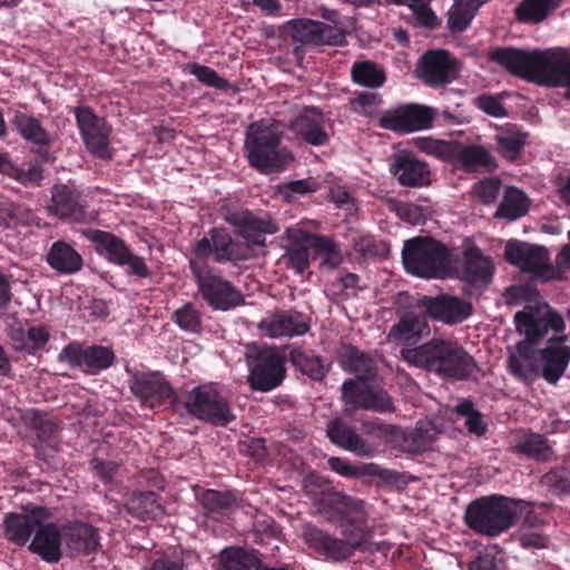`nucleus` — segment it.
<instances>
[{"instance_id":"1","label":"nucleus","mask_w":570,"mask_h":570,"mask_svg":"<svg viewBox=\"0 0 570 570\" xmlns=\"http://www.w3.org/2000/svg\"><path fill=\"white\" fill-rule=\"evenodd\" d=\"M517 331L524 335L507 358L509 373L517 380L531 384L540 375L539 343L547 336L549 330L562 333L566 324L562 315L548 304L525 305L514 315Z\"/></svg>"},{"instance_id":"2","label":"nucleus","mask_w":570,"mask_h":570,"mask_svg":"<svg viewBox=\"0 0 570 570\" xmlns=\"http://www.w3.org/2000/svg\"><path fill=\"white\" fill-rule=\"evenodd\" d=\"M489 58L509 73L548 88H564L570 101V55L563 49L528 51L513 47H498Z\"/></svg>"},{"instance_id":"3","label":"nucleus","mask_w":570,"mask_h":570,"mask_svg":"<svg viewBox=\"0 0 570 570\" xmlns=\"http://www.w3.org/2000/svg\"><path fill=\"white\" fill-rule=\"evenodd\" d=\"M323 517L341 527L345 539L341 540L315 527H308L304 531L306 544L327 559L346 560L361 547L364 538L367 521L364 502L340 492Z\"/></svg>"},{"instance_id":"4","label":"nucleus","mask_w":570,"mask_h":570,"mask_svg":"<svg viewBox=\"0 0 570 570\" xmlns=\"http://www.w3.org/2000/svg\"><path fill=\"white\" fill-rule=\"evenodd\" d=\"M340 366L356 375L341 386L342 401L353 411H373L380 414L394 413L396 407L392 396L381 385L373 384L377 376L374 358L352 344H343L337 352Z\"/></svg>"},{"instance_id":"5","label":"nucleus","mask_w":570,"mask_h":570,"mask_svg":"<svg viewBox=\"0 0 570 570\" xmlns=\"http://www.w3.org/2000/svg\"><path fill=\"white\" fill-rule=\"evenodd\" d=\"M226 220L239 228V234L246 242L234 240L225 229L213 228L208 236L199 239L194 246V253L198 259L213 257L218 263L246 261L253 254L248 242L262 245L264 234H273L277 229L271 219L258 218L247 210L229 213Z\"/></svg>"},{"instance_id":"6","label":"nucleus","mask_w":570,"mask_h":570,"mask_svg":"<svg viewBox=\"0 0 570 570\" xmlns=\"http://www.w3.org/2000/svg\"><path fill=\"white\" fill-rule=\"evenodd\" d=\"M401 356L410 365L455 381H466L478 370L474 357L451 340L432 338L417 347L402 348Z\"/></svg>"},{"instance_id":"7","label":"nucleus","mask_w":570,"mask_h":570,"mask_svg":"<svg viewBox=\"0 0 570 570\" xmlns=\"http://www.w3.org/2000/svg\"><path fill=\"white\" fill-rule=\"evenodd\" d=\"M524 507L531 508L530 501L502 494L484 495L469 503L464 521L475 533L494 538L517 524Z\"/></svg>"},{"instance_id":"8","label":"nucleus","mask_w":570,"mask_h":570,"mask_svg":"<svg viewBox=\"0 0 570 570\" xmlns=\"http://www.w3.org/2000/svg\"><path fill=\"white\" fill-rule=\"evenodd\" d=\"M284 125L274 119H261L246 128L244 150L252 167L269 174L283 166L281 144Z\"/></svg>"},{"instance_id":"9","label":"nucleus","mask_w":570,"mask_h":570,"mask_svg":"<svg viewBox=\"0 0 570 570\" xmlns=\"http://www.w3.org/2000/svg\"><path fill=\"white\" fill-rule=\"evenodd\" d=\"M402 259L407 273L428 279L446 277L453 265L449 247L432 237H414L406 240Z\"/></svg>"},{"instance_id":"10","label":"nucleus","mask_w":570,"mask_h":570,"mask_svg":"<svg viewBox=\"0 0 570 570\" xmlns=\"http://www.w3.org/2000/svg\"><path fill=\"white\" fill-rule=\"evenodd\" d=\"M247 383L254 391L268 392L282 384L285 376V354L276 345L250 342L245 344Z\"/></svg>"},{"instance_id":"11","label":"nucleus","mask_w":570,"mask_h":570,"mask_svg":"<svg viewBox=\"0 0 570 570\" xmlns=\"http://www.w3.org/2000/svg\"><path fill=\"white\" fill-rule=\"evenodd\" d=\"M504 257L511 265L543 282L559 278L558 272L549 263L548 250L542 246L511 239L505 245Z\"/></svg>"},{"instance_id":"12","label":"nucleus","mask_w":570,"mask_h":570,"mask_svg":"<svg viewBox=\"0 0 570 570\" xmlns=\"http://www.w3.org/2000/svg\"><path fill=\"white\" fill-rule=\"evenodd\" d=\"M184 404L188 413L216 425H226L235 419L226 399L208 386L195 387Z\"/></svg>"},{"instance_id":"13","label":"nucleus","mask_w":570,"mask_h":570,"mask_svg":"<svg viewBox=\"0 0 570 570\" xmlns=\"http://www.w3.org/2000/svg\"><path fill=\"white\" fill-rule=\"evenodd\" d=\"M85 235L95 244L97 253L110 263L121 266L127 265L134 275L142 278L150 275V271L144 259L132 254L121 238L98 229L88 230Z\"/></svg>"},{"instance_id":"14","label":"nucleus","mask_w":570,"mask_h":570,"mask_svg":"<svg viewBox=\"0 0 570 570\" xmlns=\"http://www.w3.org/2000/svg\"><path fill=\"white\" fill-rule=\"evenodd\" d=\"M52 512L43 507L28 503L20 512L7 513L2 527L4 537L17 546H24L38 525L51 520Z\"/></svg>"},{"instance_id":"15","label":"nucleus","mask_w":570,"mask_h":570,"mask_svg":"<svg viewBox=\"0 0 570 570\" xmlns=\"http://www.w3.org/2000/svg\"><path fill=\"white\" fill-rule=\"evenodd\" d=\"M435 116L436 111L432 107L406 104L385 112L380 124L383 128L396 132H413L432 128Z\"/></svg>"},{"instance_id":"16","label":"nucleus","mask_w":570,"mask_h":570,"mask_svg":"<svg viewBox=\"0 0 570 570\" xmlns=\"http://www.w3.org/2000/svg\"><path fill=\"white\" fill-rule=\"evenodd\" d=\"M190 267L196 276L199 292L212 307L228 311L243 303L242 293L230 282L212 273L198 272L194 261H190Z\"/></svg>"},{"instance_id":"17","label":"nucleus","mask_w":570,"mask_h":570,"mask_svg":"<svg viewBox=\"0 0 570 570\" xmlns=\"http://www.w3.org/2000/svg\"><path fill=\"white\" fill-rule=\"evenodd\" d=\"M75 115L87 149L99 158H110V128L106 121L87 107L76 108Z\"/></svg>"},{"instance_id":"18","label":"nucleus","mask_w":570,"mask_h":570,"mask_svg":"<svg viewBox=\"0 0 570 570\" xmlns=\"http://www.w3.org/2000/svg\"><path fill=\"white\" fill-rule=\"evenodd\" d=\"M417 306L431 318L450 325L462 323L472 314L470 302L449 294L423 296L419 299Z\"/></svg>"},{"instance_id":"19","label":"nucleus","mask_w":570,"mask_h":570,"mask_svg":"<svg viewBox=\"0 0 570 570\" xmlns=\"http://www.w3.org/2000/svg\"><path fill=\"white\" fill-rule=\"evenodd\" d=\"M390 173L403 187L421 188L431 184L429 164L406 150L393 156Z\"/></svg>"},{"instance_id":"20","label":"nucleus","mask_w":570,"mask_h":570,"mask_svg":"<svg viewBox=\"0 0 570 570\" xmlns=\"http://www.w3.org/2000/svg\"><path fill=\"white\" fill-rule=\"evenodd\" d=\"M130 390L142 404L149 407H156L165 401L173 404L178 401V396L171 386L158 372L136 375Z\"/></svg>"},{"instance_id":"21","label":"nucleus","mask_w":570,"mask_h":570,"mask_svg":"<svg viewBox=\"0 0 570 570\" xmlns=\"http://www.w3.org/2000/svg\"><path fill=\"white\" fill-rule=\"evenodd\" d=\"M566 340V335L553 336L540 348L541 376L550 384H556L569 365L570 347L564 345Z\"/></svg>"},{"instance_id":"22","label":"nucleus","mask_w":570,"mask_h":570,"mask_svg":"<svg viewBox=\"0 0 570 570\" xmlns=\"http://www.w3.org/2000/svg\"><path fill=\"white\" fill-rule=\"evenodd\" d=\"M417 70L424 83L431 87H439L451 81L453 61L446 50H429L421 57Z\"/></svg>"},{"instance_id":"23","label":"nucleus","mask_w":570,"mask_h":570,"mask_svg":"<svg viewBox=\"0 0 570 570\" xmlns=\"http://www.w3.org/2000/svg\"><path fill=\"white\" fill-rule=\"evenodd\" d=\"M465 173H491L498 168L494 156L482 145H468L455 141L450 161Z\"/></svg>"},{"instance_id":"24","label":"nucleus","mask_w":570,"mask_h":570,"mask_svg":"<svg viewBox=\"0 0 570 570\" xmlns=\"http://www.w3.org/2000/svg\"><path fill=\"white\" fill-rule=\"evenodd\" d=\"M287 129L308 145L325 146L330 140L323 114L316 108H305L287 125Z\"/></svg>"},{"instance_id":"25","label":"nucleus","mask_w":570,"mask_h":570,"mask_svg":"<svg viewBox=\"0 0 570 570\" xmlns=\"http://www.w3.org/2000/svg\"><path fill=\"white\" fill-rule=\"evenodd\" d=\"M529 134L515 124L495 126L493 136L495 153L509 163H515L528 145Z\"/></svg>"},{"instance_id":"26","label":"nucleus","mask_w":570,"mask_h":570,"mask_svg":"<svg viewBox=\"0 0 570 570\" xmlns=\"http://www.w3.org/2000/svg\"><path fill=\"white\" fill-rule=\"evenodd\" d=\"M47 210L52 216L72 223H83L87 220V214L79 202L78 194L67 185L53 186Z\"/></svg>"},{"instance_id":"27","label":"nucleus","mask_w":570,"mask_h":570,"mask_svg":"<svg viewBox=\"0 0 570 570\" xmlns=\"http://www.w3.org/2000/svg\"><path fill=\"white\" fill-rule=\"evenodd\" d=\"M494 273L493 262L483 255L478 246H472L463 252V266L460 278L471 285L487 287Z\"/></svg>"},{"instance_id":"28","label":"nucleus","mask_w":570,"mask_h":570,"mask_svg":"<svg viewBox=\"0 0 570 570\" xmlns=\"http://www.w3.org/2000/svg\"><path fill=\"white\" fill-rule=\"evenodd\" d=\"M63 542V528L50 520L38 525L29 550L40 556L45 561L56 563L61 557V544Z\"/></svg>"},{"instance_id":"29","label":"nucleus","mask_w":570,"mask_h":570,"mask_svg":"<svg viewBox=\"0 0 570 570\" xmlns=\"http://www.w3.org/2000/svg\"><path fill=\"white\" fill-rule=\"evenodd\" d=\"M326 436L330 441L346 451L360 456L371 454V448L366 441L356 433L355 428L341 417L332 419L326 424Z\"/></svg>"},{"instance_id":"30","label":"nucleus","mask_w":570,"mask_h":570,"mask_svg":"<svg viewBox=\"0 0 570 570\" xmlns=\"http://www.w3.org/2000/svg\"><path fill=\"white\" fill-rule=\"evenodd\" d=\"M63 543L70 556H86L97 551L100 538L92 525L76 522L63 527Z\"/></svg>"},{"instance_id":"31","label":"nucleus","mask_w":570,"mask_h":570,"mask_svg":"<svg viewBox=\"0 0 570 570\" xmlns=\"http://www.w3.org/2000/svg\"><path fill=\"white\" fill-rule=\"evenodd\" d=\"M302 490L322 515L340 494L327 478L314 471L304 475Z\"/></svg>"},{"instance_id":"32","label":"nucleus","mask_w":570,"mask_h":570,"mask_svg":"<svg viewBox=\"0 0 570 570\" xmlns=\"http://www.w3.org/2000/svg\"><path fill=\"white\" fill-rule=\"evenodd\" d=\"M425 332H429L426 316L407 312L392 326L389 337L395 342H405L412 345L415 344Z\"/></svg>"},{"instance_id":"33","label":"nucleus","mask_w":570,"mask_h":570,"mask_svg":"<svg viewBox=\"0 0 570 570\" xmlns=\"http://www.w3.org/2000/svg\"><path fill=\"white\" fill-rule=\"evenodd\" d=\"M49 266L62 274H75L82 268L81 255L68 243L57 240L47 254Z\"/></svg>"},{"instance_id":"34","label":"nucleus","mask_w":570,"mask_h":570,"mask_svg":"<svg viewBox=\"0 0 570 570\" xmlns=\"http://www.w3.org/2000/svg\"><path fill=\"white\" fill-rule=\"evenodd\" d=\"M20 135L33 145L39 146L37 151L49 159L47 147L52 141L51 136L42 128L38 119L22 112H17L12 120Z\"/></svg>"},{"instance_id":"35","label":"nucleus","mask_w":570,"mask_h":570,"mask_svg":"<svg viewBox=\"0 0 570 570\" xmlns=\"http://www.w3.org/2000/svg\"><path fill=\"white\" fill-rule=\"evenodd\" d=\"M287 350H289L287 362H291L296 371L313 381H322L326 376L328 368L321 356L301 347L291 348L288 344Z\"/></svg>"},{"instance_id":"36","label":"nucleus","mask_w":570,"mask_h":570,"mask_svg":"<svg viewBox=\"0 0 570 570\" xmlns=\"http://www.w3.org/2000/svg\"><path fill=\"white\" fill-rule=\"evenodd\" d=\"M562 0H522L514 8V19L524 24H539L561 6Z\"/></svg>"},{"instance_id":"37","label":"nucleus","mask_w":570,"mask_h":570,"mask_svg":"<svg viewBox=\"0 0 570 570\" xmlns=\"http://www.w3.org/2000/svg\"><path fill=\"white\" fill-rule=\"evenodd\" d=\"M302 239L314 248L321 257V265L331 269L336 268L343 262V254L340 245L332 238L320 235L301 233Z\"/></svg>"},{"instance_id":"38","label":"nucleus","mask_w":570,"mask_h":570,"mask_svg":"<svg viewBox=\"0 0 570 570\" xmlns=\"http://www.w3.org/2000/svg\"><path fill=\"white\" fill-rule=\"evenodd\" d=\"M518 453L538 462H549L556 458L552 446L543 434L529 432L515 443Z\"/></svg>"},{"instance_id":"39","label":"nucleus","mask_w":570,"mask_h":570,"mask_svg":"<svg viewBox=\"0 0 570 570\" xmlns=\"http://www.w3.org/2000/svg\"><path fill=\"white\" fill-rule=\"evenodd\" d=\"M217 570H254L258 566L259 553L255 549L226 548L220 552Z\"/></svg>"},{"instance_id":"40","label":"nucleus","mask_w":570,"mask_h":570,"mask_svg":"<svg viewBox=\"0 0 570 570\" xmlns=\"http://www.w3.org/2000/svg\"><path fill=\"white\" fill-rule=\"evenodd\" d=\"M129 512L141 519H156L164 514L158 494L153 491L135 493L127 503Z\"/></svg>"},{"instance_id":"41","label":"nucleus","mask_w":570,"mask_h":570,"mask_svg":"<svg viewBox=\"0 0 570 570\" xmlns=\"http://www.w3.org/2000/svg\"><path fill=\"white\" fill-rule=\"evenodd\" d=\"M353 82L367 88H380L386 81L383 68L370 60L355 61L351 69Z\"/></svg>"},{"instance_id":"42","label":"nucleus","mask_w":570,"mask_h":570,"mask_svg":"<svg viewBox=\"0 0 570 570\" xmlns=\"http://www.w3.org/2000/svg\"><path fill=\"white\" fill-rule=\"evenodd\" d=\"M528 209L529 204L524 193L515 187H510L505 191L494 217L515 220L524 216L528 213Z\"/></svg>"},{"instance_id":"43","label":"nucleus","mask_w":570,"mask_h":570,"mask_svg":"<svg viewBox=\"0 0 570 570\" xmlns=\"http://www.w3.org/2000/svg\"><path fill=\"white\" fill-rule=\"evenodd\" d=\"M485 0H468L461 2L455 0V4L449 11L448 27L451 32H463L472 22L479 7Z\"/></svg>"},{"instance_id":"44","label":"nucleus","mask_w":570,"mask_h":570,"mask_svg":"<svg viewBox=\"0 0 570 570\" xmlns=\"http://www.w3.org/2000/svg\"><path fill=\"white\" fill-rule=\"evenodd\" d=\"M454 412L462 417H465L464 425L468 432L478 438L484 436L488 432V423L484 421V415L475 409V405L470 399H461L454 407Z\"/></svg>"},{"instance_id":"45","label":"nucleus","mask_w":570,"mask_h":570,"mask_svg":"<svg viewBox=\"0 0 570 570\" xmlns=\"http://www.w3.org/2000/svg\"><path fill=\"white\" fill-rule=\"evenodd\" d=\"M301 230L287 227V240H301L302 244L287 246V267L291 266L297 274L304 273L309 267L308 246L301 235Z\"/></svg>"},{"instance_id":"46","label":"nucleus","mask_w":570,"mask_h":570,"mask_svg":"<svg viewBox=\"0 0 570 570\" xmlns=\"http://www.w3.org/2000/svg\"><path fill=\"white\" fill-rule=\"evenodd\" d=\"M412 145L420 151L443 161H451L455 141H445L433 137H415Z\"/></svg>"},{"instance_id":"47","label":"nucleus","mask_w":570,"mask_h":570,"mask_svg":"<svg viewBox=\"0 0 570 570\" xmlns=\"http://www.w3.org/2000/svg\"><path fill=\"white\" fill-rule=\"evenodd\" d=\"M207 515L232 509L236 500L230 492L204 490L196 494Z\"/></svg>"},{"instance_id":"48","label":"nucleus","mask_w":570,"mask_h":570,"mask_svg":"<svg viewBox=\"0 0 570 570\" xmlns=\"http://www.w3.org/2000/svg\"><path fill=\"white\" fill-rule=\"evenodd\" d=\"M318 21L311 19H294L287 21V30L291 31L294 40L304 45L316 43Z\"/></svg>"},{"instance_id":"49","label":"nucleus","mask_w":570,"mask_h":570,"mask_svg":"<svg viewBox=\"0 0 570 570\" xmlns=\"http://www.w3.org/2000/svg\"><path fill=\"white\" fill-rule=\"evenodd\" d=\"M541 484L554 494H570V471L567 468H556L541 476Z\"/></svg>"},{"instance_id":"50","label":"nucleus","mask_w":570,"mask_h":570,"mask_svg":"<svg viewBox=\"0 0 570 570\" xmlns=\"http://www.w3.org/2000/svg\"><path fill=\"white\" fill-rule=\"evenodd\" d=\"M114 360L115 354L109 347L94 345L86 348L85 365L94 371L108 368Z\"/></svg>"},{"instance_id":"51","label":"nucleus","mask_w":570,"mask_h":570,"mask_svg":"<svg viewBox=\"0 0 570 570\" xmlns=\"http://www.w3.org/2000/svg\"><path fill=\"white\" fill-rule=\"evenodd\" d=\"M501 180L498 177H485L474 184L473 195L483 205L493 204L499 197Z\"/></svg>"},{"instance_id":"52","label":"nucleus","mask_w":570,"mask_h":570,"mask_svg":"<svg viewBox=\"0 0 570 570\" xmlns=\"http://www.w3.org/2000/svg\"><path fill=\"white\" fill-rule=\"evenodd\" d=\"M171 320L184 331L196 333L200 328V315L190 303L176 309Z\"/></svg>"},{"instance_id":"53","label":"nucleus","mask_w":570,"mask_h":570,"mask_svg":"<svg viewBox=\"0 0 570 570\" xmlns=\"http://www.w3.org/2000/svg\"><path fill=\"white\" fill-rule=\"evenodd\" d=\"M257 327L266 337H281L285 335V315L282 313H272L264 317L258 323Z\"/></svg>"},{"instance_id":"54","label":"nucleus","mask_w":570,"mask_h":570,"mask_svg":"<svg viewBox=\"0 0 570 570\" xmlns=\"http://www.w3.org/2000/svg\"><path fill=\"white\" fill-rule=\"evenodd\" d=\"M318 31L315 46H343L346 43L345 32L334 26L318 21Z\"/></svg>"},{"instance_id":"55","label":"nucleus","mask_w":570,"mask_h":570,"mask_svg":"<svg viewBox=\"0 0 570 570\" xmlns=\"http://www.w3.org/2000/svg\"><path fill=\"white\" fill-rule=\"evenodd\" d=\"M409 8L420 26L435 29L440 24V20L424 0H412Z\"/></svg>"},{"instance_id":"56","label":"nucleus","mask_w":570,"mask_h":570,"mask_svg":"<svg viewBox=\"0 0 570 570\" xmlns=\"http://www.w3.org/2000/svg\"><path fill=\"white\" fill-rule=\"evenodd\" d=\"M30 424L43 439L52 438L59 430V423L55 419L39 411L31 412Z\"/></svg>"},{"instance_id":"57","label":"nucleus","mask_w":570,"mask_h":570,"mask_svg":"<svg viewBox=\"0 0 570 570\" xmlns=\"http://www.w3.org/2000/svg\"><path fill=\"white\" fill-rule=\"evenodd\" d=\"M189 71L203 83L217 88L225 89L228 87L227 80L219 77L215 70L209 67L191 63L188 66Z\"/></svg>"},{"instance_id":"58","label":"nucleus","mask_w":570,"mask_h":570,"mask_svg":"<svg viewBox=\"0 0 570 570\" xmlns=\"http://www.w3.org/2000/svg\"><path fill=\"white\" fill-rule=\"evenodd\" d=\"M6 173L20 181L22 185H36L39 184L43 178L42 169L38 165H30L27 169H23L14 167L11 164L9 171Z\"/></svg>"},{"instance_id":"59","label":"nucleus","mask_w":570,"mask_h":570,"mask_svg":"<svg viewBox=\"0 0 570 570\" xmlns=\"http://www.w3.org/2000/svg\"><path fill=\"white\" fill-rule=\"evenodd\" d=\"M382 102L381 95L376 92H361L351 100L352 109L357 114H370L372 109Z\"/></svg>"},{"instance_id":"60","label":"nucleus","mask_w":570,"mask_h":570,"mask_svg":"<svg viewBox=\"0 0 570 570\" xmlns=\"http://www.w3.org/2000/svg\"><path fill=\"white\" fill-rule=\"evenodd\" d=\"M476 101L478 107L489 116L501 118L508 115V111L499 97L481 95L478 97Z\"/></svg>"},{"instance_id":"61","label":"nucleus","mask_w":570,"mask_h":570,"mask_svg":"<svg viewBox=\"0 0 570 570\" xmlns=\"http://www.w3.org/2000/svg\"><path fill=\"white\" fill-rule=\"evenodd\" d=\"M309 331V320L306 315L287 311V337L304 335Z\"/></svg>"},{"instance_id":"62","label":"nucleus","mask_w":570,"mask_h":570,"mask_svg":"<svg viewBox=\"0 0 570 570\" xmlns=\"http://www.w3.org/2000/svg\"><path fill=\"white\" fill-rule=\"evenodd\" d=\"M86 350H82L80 344L71 343L67 345L59 354L60 362H68L71 366L85 365Z\"/></svg>"},{"instance_id":"63","label":"nucleus","mask_w":570,"mask_h":570,"mask_svg":"<svg viewBox=\"0 0 570 570\" xmlns=\"http://www.w3.org/2000/svg\"><path fill=\"white\" fill-rule=\"evenodd\" d=\"M328 466L342 476L357 478L362 474L361 468L352 465L347 460L332 456L327 461Z\"/></svg>"},{"instance_id":"64","label":"nucleus","mask_w":570,"mask_h":570,"mask_svg":"<svg viewBox=\"0 0 570 570\" xmlns=\"http://www.w3.org/2000/svg\"><path fill=\"white\" fill-rule=\"evenodd\" d=\"M399 215L412 225H420L425 220L423 208L412 203L402 205L399 208Z\"/></svg>"}]
</instances>
